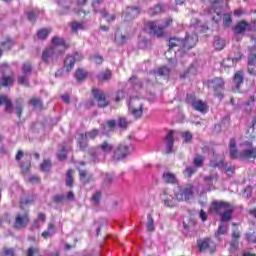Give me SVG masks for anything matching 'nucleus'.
I'll return each mask as SVG.
<instances>
[{"mask_svg": "<svg viewBox=\"0 0 256 256\" xmlns=\"http://www.w3.org/2000/svg\"><path fill=\"white\" fill-rule=\"evenodd\" d=\"M170 71L171 70H169L167 66H163L154 71V74L158 75L159 77H169Z\"/></svg>", "mask_w": 256, "mask_h": 256, "instance_id": "4c0bfd02", "label": "nucleus"}, {"mask_svg": "<svg viewBox=\"0 0 256 256\" xmlns=\"http://www.w3.org/2000/svg\"><path fill=\"white\" fill-rule=\"evenodd\" d=\"M186 103L191 105L192 109L195 111H199V113H207V103L203 102L202 100H197L193 94L187 95Z\"/></svg>", "mask_w": 256, "mask_h": 256, "instance_id": "1a4fd4ad", "label": "nucleus"}, {"mask_svg": "<svg viewBox=\"0 0 256 256\" xmlns=\"http://www.w3.org/2000/svg\"><path fill=\"white\" fill-rule=\"evenodd\" d=\"M66 185L67 187H73V170H68L67 172Z\"/></svg>", "mask_w": 256, "mask_h": 256, "instance_id": "3c124183", "label": "nucleus"}, {"mask_svg": "<svg viewBox=\"0 0 256 256\" xmlns=\"http://www.w3.org/2000/svg\"><path fill=\"white\" fill-rule=\"evenodd\" d=\"M98 149H101L103 153H111V151H113V144L109 143L108 141H103L96 148H91L89 150V155L93 163H97V161H99V154L97 153Z\"/></svg>", "mask_w": 256, "mask_h": 256, "instance_id": "39448f33", "label": "nucleus"}, {"mask_svg": "<svg viewBox=\"0 0 256 256\" xmlns=\"http://www.w3.org/2000/svg\"><path fill=\"white\" fill-rule=\"evenodd\" d=\"M248 73L249 75H256V65L254 64H248Z\"/></svg>", "mask_w": 256, "mask_h": 256, "instance_id": "338daca9", "label": "nucleus"}, {"mask_svg": "<svg viewBox=\"0 0 256 256\" xmlns=\"http://www.w3.org/2000/svg\"><path fill=\"white\" fill-rule=\"evenodd\" d=\"M226 42L225 39L220 38L219 36L214 37V47L216 51H221L225 48Z\"/></svg>", "mask_w": 256, "mask_h": 256, "instance_id": "c9c22d12", "label": "nucleus"}, {"mask_svg": "<svg viewBox=\"0 0 256 256\" xmlns=\"http://www.w3.org/2000/svg\"><path fill=\"white\" fill-rule=\"evenodd\" d=\"M54 203H65L67 201V196L63 194H57L53 197Z\"/></svg>", "mask_w": 256, "mask_h": 256, "instance_id": "864d4df0", "label": "nucleus"}, {"mask_svg": "<svg viewBox=\"0 0 256 256\" xmlns=\"http://www.w3.org/2000/svg\"><path fill=\"white\" fill-rule=\"evenodd\" d=\"M5 104V112L11 115L13 113V102L9 97L5 95H0V105Z\"/></svg>", "mask_w": 256, "mask_h": 256, "instance_id": "5701e85b", "label": "nucleus"}, {"mask_svg": "<svg viewBox=\"0 0 256 256\" xmlns=\"http://www.w3.org/2000/svg\"><path fill=\"white\" fill-rule=\"evenodd\" d=\"M195 173H197V168L195 167L189 166V167H186V169L184 170V175L185 177H188V178L193 177Z\"/></svg>", "mask_w": 256, "mask_h": 256, "instance_id": "09e8293b", "label": "nucleus"}, {"mask_svg": "<svg viewBox=\"0 0 256 256\" xmlns=\"http://www.w3.org/2000/svg\"><path fill=\"white\" fill-rule=\"evenodd\" d=\"M197 243L200 251H207V249H209L211 253L215 251V243H213L211 239L206 238V239L198 240Z\"/></svg>", "mask_w": 256, "mask_h": 256, "instance_id": "dca6fc26", "label": "nucleus"}, {"mask_svg": "<svg viewBox=\"0 0 256 256\" xmlns=\"http://www.w3.org/2000/svg\"><path fill=\"white\" fill-rule=\"evenodd\" d=\"M15 42L11 37L7 36L0 42V57L3 56V51H11Z\"/></svg>", "mask_w": 256, "mask_h": 256, "instance_id": "f3484780", "label": "nucleus"}, {"mask_svg": "<svg viewBox=\"0 0 256 256\" xmlns=\"http://www.w3.org/2000/svg\"><path fill=\"white\" fill-rule=\"evenodd\" d=\"M115 127H117V121L115 120H108L105 124H102V129L105 133L115 131Z\"/></svg>", "mask_w": 256, "mask_h": 256, "instance_id": "2f4dec72", "label": "nucleus"}, {"mask_svg": "<svg viewBox=\"0 0 256 256\" xmlns=\"http://www.w3.org/2000/svg\"><path fill=\"white\" fill-rule=\"evenodd\" d=\"M168 46H169V51H171V49H175V47H179V49L183 51V40L179 38H170L168 42Z\"/></svg>", "mask_w": 256, "mask_h": 256, "instance_id": "7c9ffc66", "label": "nucleus"}, {"mask_svg": "<svg viewBox=\"0 0 256 256\" xmlns=\"http://www.w3.org/2000/svg\"><path fill=\"white\" fill-rule=\"evenodd\" d=\"M248 65H256V55L250 54L248 57Z\"/></svg>", "mask_w": 256, "mask_h": 256, "instance_id": "774afa93", "label": "nucleus"}, {"mask_svg": "<svg viewBox=\"0 0 256 256\" xmlns=\"http://www.w3.org/2000/svg\"><path fill=\"white\" fill-rule=\"evenodd\" d=\"M79 175H80V181L84 185H87V183H91L93 180V174H90L86 170H79Z\"/></svg>", "mask_w": 256, "mask_h": 256, "instance_id": "c85d7f7f", "label": "nucleus"}, {"mask_svg": "<svg viewBox=\"0 0 256 256\" xmlns=\"http://www.w3.org/2000/svg\"><path fill=\"white\" fill-rule=\"evenodd\" d=\"M129 146L125 144H120L114 151V154L112 156L113 161H123L126 157H129L130 155Z\"/></svg>", "mask_w": 256, "mask_h": 256, "instance_id": "9b49d317", "label": "nucleus"}, {"mask_svg": "<svg viewBox=\"0 0 256 256\" xmlns=\"http://www.w3.org/2000/svg\"><path fill=\"white\" fill-rule=\"evenodd\" d=\"M87 135L80 133L77 137V143L79 145L80 151H85L87 147L89 146V143L87 142Z\"/></svg>", "mask_w": 256, "mask_h": 256, "instance_id": "bb28decb", "label": "nucleus"}, {"mask_svg": "<svg viewBox=\"0 0 256 256\" xmlns=\"http://www.w3.org/2000/svg\"><path fill=\"white\" fill-rule=\"evenodd\" d=\"M83 59V56L76 52L74 56H67V58L64 60V67L66 71L69 73L75 67L76 61H81Z\"/></svg>", "mask_w": 256, "mask_h": 256, "instance_id": "ddd939ff", "label": "nucleus"}, {"mask_svg": "<svg viewBox=\"0 0 256 256\" xmlns=\"http://www.w3.org/2000/svg\"><path fill=\"white\" fill-rule=\"evenodd\" d=\"M227 3V0H214L210 8V14L213 15L212 19L215 23L221 21V15H223V5Z\"/></svg>", "mask_w": 256, "mask_h": 256, "instance_id": "423d86ee", "label": "nucleus"}, {"mask_svg": "<svg viewBox=\"0 0 256 256\" xmlns=\"http://www.w3.org/2000/svg\"><path fill=\"white\" fill-rule=\"evenodd\" d=\"M243 81H244L243 70H239L234 75V83L236 85V88L239 89V87H241Z\"/></svg>", "mask_w": 256, "mask_h": 256, "instance_id": "e433bc0d", "label": "nucleus"}, {"mask_svg": "<svg viewBox=\"0 0 256 256\" xmlns=\"http://www.w3.org/2000/svg\"><path fill=\"white\" fill-rule=\"evenodd\" d=\"M101 15L104 17V19H106L108 23L115 21V14H109L107 11L103 10Z\"/></svg>", "mask_w": 256, "mask_h": 256, "instance_id": "8fccbe9b", "label": "nucleus"}, {"mask_svg": "<svg viewBox=\"0 0 256 256\" xmlns=\"http://www.w3.org/2000/svg\"><path fill=\"white\" fill-rule=\"evenodd\" d=\"M22 73L23 75L18 76L19 85H24L25 87H29V77L33 73V66L31 62H24L22 65Z\"/></svg>", "mask_w": 256, "mask_h": 256, "instance_id": "9d476101", "label": "nucleus"}, {"mask_svg": "<svg viewBox=\"0 0 256 256\" xmlns=\"http://www.w3.org/2000/svg\"><path fill=\"white\" fill-rule=\"evenodd\" d=\"M163 195L165 198L163 199V203L165 207H169L170 209H173V207H177V203L179 200H177V197L169 194L167 189L163 190Z\"/></svg>", "mask_w": 256, "mask_h": 256, "instance_id": "2eb2a0df", "label": "nucleus"}, {"mask_svg": "<svg viewBox=\"0 0 256 256\" xmlns=\"http://www.w3.org/2000/svg\"><path fill=\"white\" fill-rule=\"evenodd\" d=\"M29 104L32 105L35 109H43V100L40 98H31Z\"/></svg>", "mask_w": 256, "mask_h": 256, "instance_id": "ea45409f", "label": "nucleus"}, {"mask_svg": "<svg viewBox=\"0 0 256 256\" xmlns=\"http://www.w3.org/2000/svg\"><path fill=\"white\" fill-rule=\"evenodd\" d=\"M52 44L54 49H59L60 53H65V39L59 36H55L52 38Z\"/></svg>", "mask_w": 256, "mask_h": 256, "instance_id": "4be33fe9", "label": "nucleus"}, {"mask_svg": "<svg viewBox=\"0 0 256 256\" xmlns=\"http://www.w3.org/2000/svg\"><path fill=\"white\" fill-rule=\"evenodd\" d=\"M208 85L214 91V96L223 99V91L225 89V81L221 77H216L208 81Z\"/></svg>", "mask_w": 256, "mask_h": 256, "instance_id": "20e7f679", "label": "nucleus"}, {"mask_svg": "<svg viewBox=\"0 0 256 256\" xmlns=\"http://www.w3.org/2000/svg\"><path fill=\"white\" fill-rule=\"evenodd\" d=\"M2 78L0 81V85L2 87H9V85H13L15 78L13 77V72H11V68L7 66V64L0 65Z\"/></svg>", "mask_w": 256, "mask_h": 256, "instance_id": "6e6552de", "label": "nucleus"}, {"mask_svg": "<svg viewBox=\"0 0 256 256\" xmlns=\"http://www.w3.org/2000/svg\"><path fill=\"white\" fill-rule=\"evenodd\" d=\"M55 235V226L51 225L48 227L47 231L42 233L43 239H49V237H53Z\"/></svg>", "mask_w": 256, "mask_h": 256, "instance_id": "37998d69", "label": "nucleus"}, {"mask_svg": "<svg viewBox=\"0 0 256 256\" xmlns=\"http://www.w3.org/2000/svg\"><path fill=\"white\" fill-rule=\"evenodd\" d=\"M173 130H170L166 137H165V143H166V153H172L173 151V143H175V138H173Z\"/></svg>", "mask_w": 256, "mask_h": 256, "instance_id": "393cba45", "label": "nucleus"}, {"mask_svg": "<svg viewBox=\"0 0 256 256\" xmlns=\"http://www.w3.org/2000/svg\"><path fill=\"white\" fill-rule=\"evenodd\" d=\"M41 171H49L51 169V160H44L40 165Z\"/></svg>", "mask_w": 256, "mask_h": 256, "instance_id": "bf43d9fd", "label": "nucleus"}, {"mask_svg": "<svg viewBox=\"0 0 256 256\" xmlns=\"http://www.w3.org/2000/svg\"><path fill=\"white\" fill-rule=\"evenodd\" d=\"M129 125H131V121H128L127 118L120 117L118 119V127H120V129H127Z\"/></svg>", "mask_w": 256, "mask_h": 256, "instance_id": "c03bdc74", "label": "nucleus"}, {"mask_svg": "<svg viewBox=\"0 0 256 256\" xmlns=\"http://www.w3.org/2000/svg\"><path fill=\"white\" fill-rule=\"evenodd\" d=\"M91 61L95 62L96 65H101L103 63V56L96 54L91 57Z\"/></svg>", "mask_w": 256, "mask_h": 256, "instance_id": "e2e57ef3", "label": "nucleus"}, {"mask_svg": "<svg viewBox=\"0 0 256 256\" xmlns=\"http://www.w3.org/2000/svg\"><path fill=\"white\" fill-rule=\"evenodd\" d=\"M92 95L100 108L107 107L109 102L107 101V97L105 96V92L103 90H99L97 88L92 89Z\"/></svg>", "mask_w": 256, "mask_h": 256, "instance_id": "f8f14e48", "label": "nucleus"}, {"mask_svg": "<svg viewBox=\"0 0 256 256\" xmlns=\"http://www.w3.org/2000/svg\"><path fill=\"white\" fill-rule=\"evenodd\" d=\"M230 157L231 159H239V151L237 148H230Z\"/></svg>", "mask_w": 256, "mask_h": 256, "instance_id": "0e129e2a", "label": "nucleus"}, {"mask_svg": "<svg viewBox=\"0 0 256 256\" xmlns=\"http://www.w3.org/2000/svg\"><path fill=\"white\" fill-rule=\"evenodd\" d=\"M58 159L60 161H65V159H67V148L65 146H62V149L58 154Z\"/></svg>", "mask_w": 256, "mask_h": 256, "instance_id": "13d9d810", "label": "nucleus"}, {"mask_svg": "<svg viewBox=\"0 0 256 256\" xmlns=\"http://www.w3.org/2000/svg\"><path fill=\"white\" fill-rule=\"evenodd\" d=\"M128 83H130V85H133V87H137V85L141 87V81H139V79L135 75L129 78Z\"/></svg>", "mask_w": 256, "mask_h": 256, "instance_id": "4d7b16f0", "label": "nucleus"}, {"mask_svg": "<svg viewBox=\"0 0 256 256\" xmlns=\"http://www.w3.org/2000/svg\"><path fill=\"white\" fill-rule=\"evenodd\" d=\"M72 31H83L85 29V24L84 23H79V22H72Z\"/></svg>", "mask_w": 256, "mask_h": 256, "instance_id": "603ef678", "label": "nucleus"}, {"mask_svg": "<svg viewBox=\"0 0 256 256\" xmlns=\"http://www.w3.org/2000/svg\"><path fill=\"white\" fill-rule=\"evenodd\" d=\"M197 41H199L197 34H192L191 36L187 35L185 40H183V51H189V49H193V47L197 45Z\"/></svg>", "mask_w": 256, "mask_h": 256, "instance_id": "4468645a", "label": "nucleus"}, {"mask_svg": "<svg viewBox=\"0 0 256 256\" xmlns=\"http://www.w3.org/2000/svg\"><path fill=\"white\" fill-rule=\"evenodd\" d=\"M240 238H241V233L238 230H233L232 232L233 242L231 243V247H233L234 249H237L239 245L237 241H239Z\"/></svg>", "mask_w": 256, "mask_h": 256, "instance_id": "58836bf2", "label": "nucleus"}, {"mask_svg": "<svg viewBox=\"0 0 256 256\" xmlns=\"http://www.w3.org/2000/svg\"><path fill=\"white\" fill-rule=\"evenodd\" d=\"M28 21H31V23H35V20L37 19V11L31 10L27 13Z\"/></svg>", "mask_w": 256, "mask_h": 256, "instance_id": "052dcab7", "label": "nucleus"}, {"mask_svg": "<svg viewBox=\"0 0 256 256\" xmlns=\"http://www.w3.org/2000/svg\"><path fill=\"white\" fill-rule=\"evenodd\" d=\"M49 33H50L49 29L43 28V29H40V30L38 31L37 37L40 38V39H42V40H45V39H47V37L49 36Z\"/></svg>", "mask_w": 256, "mask_h": 256, "instance_id": "de8ad7c7", "label": "nucleus"}, {"mask_svg": "<svg viewBox=\"0 0 256 256\" xmlns=\"http://www.w3.org/2000/svg\"><path fill=\"white\" fill-rule=\"evenodd\" d=\"M160 13H163V5L157 4L154 8H150L148 10V14L153 17L155 15H159Z\"/></svg>", "mask_w": 256, "mask_h": 256, "instance_id": "a19ab883", "label": "nucleus"}, {"mask_svg": "<svg viewBox=\"0 0 256 256\" xmlns=\"http://www.w3.org/2000/svg\"><path fill=\"white\" fill-rule=\"evenodd\" d=\"M233 211H235V207L229 202L214 201L210 205V213L220 215L222 223L231 221L233 218Z\"/></svg>", "mask_w": 256, "mask_h": 256, "instance_id": "f257e3e1", "label": "nucleus"}, {"mask_svg": "<svg viewBox=\"0 0 256 256\" xmlns=\"http://www.w3.org/2000/svg\"><path fill=\"white\" fill-rule=\"evenodd\" d=\"M75 78L77 79V81H83L87 78V72H85V70L81 68H78L75 72Z\"/></svg>", "mask_w": 256, "mask_h": 256, "instance_id": "79ce46f5", "label": "nucleus"}, {"mask_svg": "<svg viewBox=\"0 0 256 256\" xmlns=\"http://www.w3.org/2000/svg\"><path fill=\"white\" fill-rule=\"evenodd\" d=\"M114 39L117 45H125V43L129 41V35H124L123 33H121V30H117Z\"/></svg>", "mask_w": 256, "mask_h": 256, "instance_id": "cd10ccee", "label": "nucleus"}, {"mask_svg": "<svg viewBox=\"0 0 256 256\" xmlns=\"http://www.w3.org/2000/svg\"><path fill=\"white\" fill-rule=\"evenodd\" d=\"M101 5H103V0H93L92 7L95 13H101L103 10L100 9Z\"/></svg>", "mask_w": 256, "mask_h": 256, "instance_id": "49530a36", "label": "nucleus"}, {"mask_svg": "<svg viewBox=\"0 0 256 256\" xmlns=\"http://www.w3.org/2000/svg\"><path fill=\"white\" fill-rule=\"evenodd\" d=\"M129 113L134 119H141L143 117V101L139 98H131L128 104Z\"/></svg>", "mask_w": 256, "mask_h": 256, "instance_id": "7ed1b4c3", "label": "nucleus"}, {"mask_svg": "<svg viewBox=\"0 0 256 256\" xmlns=\"http://www.w3.org/2000/svg\"><path fill=\"white\" fill-rule=\"evenodd\" d=\"M124 19L126 21H133L136 17L139 16V8L137 7H128L124 12Z\"/></svg>", "mask_w": 256, "mask_h": 256, "instance_id": "6ab92c4d", "label": "nucleus"}, {"mask_svg": "<svg viewBox=\"0 0 256 256\" xmlns=\"http://www.w3.org/2000/svg\"><path fill=\"white\" fill-rule=\"evenodd\" d=\"M162 180L164 181V183H167L169 185L177 184V176L171 172H164Z\"/></svg>", "mask_w": 256, "mask_h": 256, "instance_id": "a878e982", "label": "nucleus"}, {"mask_svg": "<svg viewBox=\"0 0 256 256\" xmlns=\"http://www.w3.org/2000/svg\"><path fill=\"white\" fill-rule=\"evenodd\" d=\"M239 159H256V148L242 150L239 152Z\"/></svg>", "mask_w": 256, "mask_h": 256, "instance_id": "b1692460", "label": "nucleus"}, {"mask_svg": "<svg viewBox=\"0 0 256 256\" xmlns=\"http://www.w3.org/2000/svg\"><path fill=\"white\" fill-rule=\"evenodd\" d=\"M60 55H63V52H61L59 48H53L52 46L42 52V61H44V63H55Z\"/></svg>", "mask_w": 256, "mask_h": 256, "instance_id": "0eeeda50", "label": "nucleus"}, {"mask_svg": "<svg viewBox=\"0 0 256 256\" xmlns=\"http://www.w3.org/2000/svg\"><path fill=\"white\" fill-rule=\"evenodd\" d=\"M148 27L150 29V35H154V37H163L164 27L158 26L157 22H150Z\"/></svg>", "mask_w": 256, "mask_h": 256, "instance_id": "aec40b11", "label": "nucleus"}, {"mask_svg": "<svg viewBox=\"0 0 256 256\" xmlns=\"http://www.w3.org/2000/svg\"><path fill=\"white\" fill-rule=\"evenodd\" d=\"M104 183L105 185H111L113 183V176L111 174H105Z\"/></svg>", "mask_w": 256, "mask_h": 256, "instance_id": "69168bd1", "label": "nucleus"}, {"mask_svg": "<svg viewBox=\"0 0 256 256\" xmlns=\"http://www.w3.org/2000/svg\"><path fill=\"white\" fill-rule=\"evenodd\" d=\"M242 55L238 54V56L234 57V58H226L222 61V66L223 67H235V63H237V61L241 60Z\"/></svg>", "mask_w": 256, "mask_h": 256, "instance_id": "c756f323", "label": "nucleus"}, {"mask_svg": "<svg viewBox=\"0 0 256 256\" xmlns=\"http://www.w3.org/2000/svg\"><path fill=\"white\" fill-rule=\"evenodd\" d=\"M29 223V214H18L16 217V225H27Z\"/></svg>", "mask_w": 256, "mask_h": 256, "instance_id": "f704fd0d", "label": "nucleus"}, {"mask_svg": "<svg viewBox=\"0 0 256 256\" xmlns=\"http://www.w3.org/2000/svg\"><path fill=\"white\" fill-rule=\"evenodd\" d=\"M209 167H212V169H220V171H223V169H226V164L223 159L217 158L214 154V159L210 160Z\"/></svg>", "mask_w": 256, "mask_h": 256, "instance_id": "412c9836", "label": "nucleus"}, {"mask_svg": "<svg viewBox=\"0 0 256 256\" xmlns=\"http://www.w3.org/2000/svg\"><path fill=\"white\" fill-rule=\"evenodd\" d=\"M15 113L19 119L23 115V98H18L15 100Z\"/></svg>", "mask_w": 256, "mask_h": 256, "instance_id": "72a5a7b5", "label": "nucleus"}, {"mask_svg": "<svg viewBox=\"0 0 256 256\" xmlns=\"http://www.w3.org/2000/svg\"><path fill=\"white\" fill-rule=\"evenodd\" d=\"M111 75V70H106L98 75V79L99 81H109V79H111Z\"/></svg>", "mask_w": 256, "mask_h": 256, "instance_id": "a18cd8bd", "label": "nucleus"}, {"mask_svg": "<svg viewBox=\"0 0 256 256\" xmlns=\"http://www.w3.org/2000/svg\"><path fill=\"white\" fill-rule=\"evenodd\" d=\"M249 29V24L245 21L239 22L235 28L234 33H237L238 35H241V33H245Z\"/></svg>", "mask_w": 256, "mask_h": 256, "instance_id": "473e14b6", "label": "nucleus"}, {"mask_svg": "<svg viewBox=\"0 0 256 256\" xmlns=\"http://www.w3.org/2000/svg\"><path fill=\"white\" fill-rule=\"evenodd\" d=\"M205 161V158L203 156H197L196 158H194L193 163L195 165V167H203V163Z\"/></svg>", "mask_w": 256, "mask_h": 256, "instance_id": "5fc2aeb1", "label": "nucleus"}, {"mask_svg": "<svg viewBox=\"0 0 256 256\" xmlns=\"http://www.w3.org/2000/svg\"><path fill=\"white\" fill-rule=\"evenodd\" d=\"M195 194V188L191 184H186L184 187H178V190L174 192L177 201H189L193 199Z\"/></svg>", "mask_w": 256, "mask_h": 256, "instance_id": "f03ea898", "label": "nucleus"}, {"mask_svg": "<svg viewBox=\"0 0 256 256\" xmlns=\"http://www.w3.org/2000/svg\"><path fill=\"white\" fill-rule=\"evenodd\" d=\"M84 135H86V138L88 139H95L99 135L98 129H93L91 131L86 132Z\"/></svg>", "mask_w": 256, "mask_h": 256, "instance_id": "6e6d98bb", "label": "nucleus"}, {"mask_svg": "<svg viewBox=\"0 0 256 256\" xmlns=\"http://www.w3.org/2000/svg\"><path fill=\"white\" fill-rule=\"evenodd\" d=\"M58 3V13L59 15H67L69 13V9L71 8L72 0H57Z\"/></svg>", "mask_w": 256, "mask_h": 256, "instance_id": "a211bd4d", "label": "nucleus"}, {"mask_svg": "<svg viewBox=\"0 0 256 256\" xmlns=\"http://www.w3.org/2000/svg\"><path fill=\"white\" fill-rule=\"evenodd\" d=\"M231 14H224L223 16V24L224 27H229L231 25Z\"/></svg>", "mask_w": 256, "mask_h": 256, "instance_id": "680f3d73", "label": "nucleus"}]
</instances>
